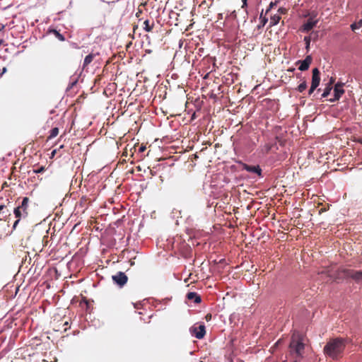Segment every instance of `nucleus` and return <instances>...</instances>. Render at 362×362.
<instances>
[{
  "label": "nucleus",
  "instance_id": "f8f14e48",
  "mask_svg": "<svg viewBox=\"0 0 362 362\" xmlns=\"http://www.w3.org/2000/svg\"><path fill=\"white\" fill-rule=\"evenodd\" d=\"M187 298L189 300H193L195 303H199L202 301L201 296L196 292H189L187 294Z\"/></svg>",
  "mask_w": 362,
  "mask_h": 362
},
{
  "label": "nucleus",
  "instance_id": "b1692460",
  "mask_svg": "<svg viewBox=\"0 0 362 362\" xmlns=\"http://www.w3.org/2000/svg\"><path fill=\"white\" fill-rule=\"evenodd\" d=\"M276 5V2H271L268 8L265 11V15L267 14L269 12V11Z\"/></svg>",
  "mask_w": 362,
  "mask_h": 362
},
{
  "label": "nucleus",
  "instance_id": "6e6552de",
  "mask_svg": "<svg viewBox=\"0 0 362 362\" xmlns=\"http://www.w3.org/2000/svg\"><path fill=\"white\" fill-rule=\"evenodd\" d=\"M344 83H337L334 88V98L332 99H330L329 101L331 102H335L341 98V96L344 93V90L343 89Z\"/></svg>",
  "mask_w": 362,
  "mask_h": 362
},
{
  "label": "nucleus",
  "instance_id": "393cba45",
  "mask_svg": "<svg viewBox=\"0 0 362 362\" xmlns=\"http://www.w3.org/2000/svg\"><path fill=\"white\" fill-rule=\"evenodd\" d=\"M45 170V167L41 166V167L38 168L37 169L34 170V173H41L44 172Z\"/></svg>",
  "mask_w": 362,
  "mask_h": 362
},
{
  "label": "nucleus",
  "instance_id": "2f4dec72",
  "mask_svg": "<svg viewBox=\"0 0 362 362\" xmlns=\"http://www.w3.org/2000/svg\"><path fill=\"white\" fill-rule=\"evenodd\" d=\"M264 17H266V16L263 15V11H262V13H260V19H262Z\"/></svg>",
  "mask_w": 362,
  "mask_h": 362
},
{
  "label": "nucleus",
  "instance_id": "f257e3e1",
  "mask_svg": "<svg viewBox=\"0 0 362 362\" xmlns=\"http://www.w3.org/2000/svg\"><path fill=\"white\" fill-rule=\"evenodd\" d=\"M351 341L349 338H331L325 345L323 353L327 358L333 361H339L344 356L346 345Z\"/></svg>",
  "mask_w": 362,
  "mask_h": 362
},
{
  "label": "nucleus",
  "instance_id": "4468645a",
  "mask_svg": "<svg viewBox=\"0 0 362 362\" xmlns=\"http://www.w3.org/2000/svg\"><path fill=\"white\" fill-rule=\"evenodd\" d=\"M264 151L266 153H269L270 151L273 150V148H275L276 150L278 149V147L276 146V144H267L264 146Z\"/></svg>",
  "mask_w": 362,
  "mask_h": 362
},
{
  "label": "nucleus",
  "instance_id": "2eb2a0df",
  "mask_svg": "<svg viewBox=\"0 0 362 362\" xmlns=\"http://www.w3.org/2000/svg\"><path fill=\"white\" fill-rule=\"evenodd\" d=\"M94 57H95V54H88V55L85 57V59H84V61H83V67H85V66H88V64H90L92 62V61H93V59Z\"/></svg>",
  "mask_w": 362,
  "mask_h": 362
},
{
  "label": "nucleus",
  "instance_id": "72a5a7b5",
  "mask_svg": "<svg viewBox=\"0 0 362 362\" xmlns=\"http://www.w3.org/2000/svg\"><path fill=\"white\" fill-rule=\"evenodd\" d=\"M134 308H139V307L136 304H134Z\"/></svg>",
  "mask_w": 362,
  "mask_h": 362
},
{
  "label": "nucleus",
  "instance_id": "9d476101",
  "mask_svg": "<svg viewBox=\"0 0 362 362\" xmlns=\"http://www.w3.org/2000/svg\"><path fill=\"white\" fill-rule=\"evenodd\" d=\"M313 58L310 55H308L305 59L298 61V64H300L298 69L301 71H304L308 69L310 64H311Z\"/></svg>",
  "mask_w": 362,
  "mask_h": 362
},
{
  "label": "nucleus",
  "instance_id": "a211bd4d",
  "mask_svg": "<svg viewBox=\"0 0 362 362\" xmlns=\"http://www.w3.org/2000/svg\"><path fill=\"white\" fill-rule=\"evenodd\" d=\"M306 88H307V83L305 81H304L298 85L297 90L298 92L303 93V91H305L306 90Z\"/></svg>",
  "mask_w": 362,
  "mask_h": 362
},
{
  "label": "nucleus",
  "instance_id": "9b49d317",
  "mask_svg": "<svg viewBox=\"0 0 362 362\" xmlns=\"http://www.w3.org/2000/svg\"><path fill=\"white\" fill-rule=\"evenodd\" d=\"M312 82L311 86L313 88H317L320 82V72L317 68L313 69Z\"/></svg>",
  "mask_w": 362,
  "mask_h": 362
},
{
  "label": "nucleus",
  "instance_id": "dca6fc26",
  "mask_svg": "<svg viewBox=\"0 0 362 362\" xmlns=\"http://www.w3.org/2000/svg\"><path fill=\"white\" fill-rule=\"evenodd\" d=\"M279 20H280L279 16L274 15V16H272L271 19H270V22H269V24H270L269 25L274 26V25H276L279 22Z\"/></svg>",
  "mask_w": 362,
  "mask_h": 362
},
{
  "label": "nucleus",
  "instance_id": "1a4fd4ad",
  "mask_svg": "<svg viewBox=\"0 0 362 362\" xmlns=\"http://www.w3.org/2000/svg\"><path fill=\"white\" fill-rule=\"evenodd\" d=\"M243 169L247 172L257 174L258 176L262 177V169L258 165H252L246 163H243Z\"/></svg>",
  "mask_w": 362,
  "mask_h": 362
},
{
  "label": "nucleus",
  "instance_id": "f03ea898",
  "mask_svg": "<svg viewBox=\"0 0 362 362\" xmlns=\"http://www.w3.org/2000/svg\"><path fill=\"white\" fill-rule=\"evenodd\" d=\"M289 347L290 351L293 355H296L298 357L302 356L305 349V344L303 343V337L298 333L293 334Z\"/></svg>",
  "mask_w": 362,
  "mask_h": 362
},
{
  "label": "nucleus",
  "instance_id": "412c9836",
  "mask_svg": "<svg viewBox=\"0 0 362 362\" xmlns=\"http://www.w3.org/2000/svg\"><path fill=\"white\" fill-rule=\"evenodd\" d=\"M303 40L305 42V49L307 52H308L310 49L311 38L310 36H305Z\"/></svg>",
  "mask_w": 362,
  "mask_h": 362
},
{
  "label": "nucleus",
  "instance_id": "39448f33",
  "mask_svg": "<svg viewBox=\"0 0 362 362\" xmlns=\"http://www.w3.org/2000/svg\"><path fill=\"white\" fill-rule=\"evenodd\" d=\"M191 334L195 337L197 339H202L206 334V327L204 324L199 325V326H192L189 328Z\"/></svg>",
  "mask_w": 362,
  "mask_h": 362
},
{
  "label": "nucleus",
  "instance_id": "ddd939ff",
  "mask_svg": "<svg viewBox=\"0 0 362 362\" xmlns=\"http://www.w3.org/2000/svg\"><path fill=\"white\" fill-rule=\"evenodd\" d=\"M334 83V79L332 78L330 80V82L327 84L326 88L324 89V91L322 94V98H327L329 94L332 89V84Z\"/></svg>",
  "mask_w": 362,
  "mask_h": 362
},
{
  "label": "nucleus",
  "instance_id": "aec40b11",
  "mask_svg": "<svg viewBox=\"0 0 362 362\" xmlns=\"http://www.w3.org/2000/svg\"><path fill=\"white\" fill-rule=\"evenodd\" d=\"M59 134V129L57 127H54L50 130V134L49 136V139H53L57 136Z\"/></svg>",
  "mask_w": 362,
  "mask_h": 362
},
{
  "label": "nucleus",
  "instance_id": "473e14b6",
  "mask_svg": "<svg viewBox=\"0 0 362 362\" xmlns=\"http://www.w3.org/2000/svg\"><path fill=\"white\" fill-rule=\"evenodd\" d=\"M258 28L260 29L262 26V23L260 25H259L258 26Z\"/></svg>",
  "mask_w": 362,
  "mask_h": 362
},
{
  "label": "nucleus",
  "instance_id": "f3484780",
  "mask_svg": "<svg viewBox=\"0 0 362 362\" xmlns=\"http://www.w3.org/2000/svg\"><path fill=\"white\" fill-rule=\"evenodd\" d=\"M362 27V18L358 23H354L351 25V29L355 31Z\"/></svg>",
  "mask_w": 362,
  "mask_h": 362
},
{
  "label": "nucleus",
  "instance_id": "bb28decb",
  "mask_svg": "<svg viewBox=\"0 0 362 362\" xmlns=\"http://www.w3.org/2000/svg\"><path fill=\"white\" fill-rule=\"evenodd\" d=\"M316 88H315V87L313 88V86H310V89H309V90H308V95H311L314 93V91H315V90Z\"/></svg>",
  "mask_w": 362,
  "mask_h": 362
},
{
  "label": "nucleus",
  "instance_id": "7c9ffc66",
  "mask_svg": "<svg viewBox=\"0 0 362 362\" xmlns=\"http://www.w3.org/2000/svg\"><path fill=\"white\" fill-rule=\"evenodd\" d=\"M7 69L6 67H4L1 70V72L0 73V77L6 72Z\"/></svg>",
  "mask_w": 362,
  "mask_h": 362
},
{
  "label": "nucleus",
  "instance_id": "c756f323",
  "mask_svg": "<svg viewBox=\"0 0 362 362\" xmlns=\"http://www.w3.org/2000/svg\"><path fill=\"white\" fill-rule=\"evenodd\" d=\"M76 82H77L76 81H74L71 82V83L69 85V86H68V88H72V87H73V86L76 83Z\"/></svg>",
  "mask_w": 362,
  "mask_h": 362
},
{
  "label": "nucleus",
  "instance_id": "5701e85b",
  "mask_svg": "<svg viewBox=\"0 0 362 362\" xmlns=\"http://www.w3.org/2000/svg\"><path fill=\"white\" fill-rule=\"evenodd\" d=\"M6 208V206L3 204L0 205V214L2 215V217L4 218L7 216L6 214H5L4 209Z\"/></svg>",
  "mask_w": 362,
  "mask_h": 362
},
{
  "label": "nucleus",
  "instance_id": "4be33fe9",
  "mask_svg": "<svg viewBox=\"0 0 362 362\" xmlns=\"http://www.w3.org/2000/svg\"><path fill=\"white\" fill-rule=\"evenodd\" d=\"M54 33L56 35V37L60 40V41H64L65 40V37L64 36L61 34L59 31L56 30H54Z\"/></svg>",
  "mask_w": 362,
  "mask_h": 362
},
{
  "label": "nucleus",
  "instance_id": "7ed1b4c3",
  "mask_svg": "<svg viewBox=\"0 0 362 362\" xmlns=\"http://www.w3.org/2000/svg\"><path fill=\"white\" fill-rule=\"evenodd\" d=\"M30 202V199L28 197H25L23 198L21 203L14 209L13 214L15 217L17 218V220L14 222L13 225V229H15L18 224L21 218H25L28 216V208Z\"/></svg>",
  "mask_w": 362,
  "mask_h": 362
},
{
  "label": "nucleus",
  "instance_id": "6ab92c4d",
  "mask_svg": "<svg viewBox=\"0 0 362 362\" xmlns=\"http://www.w3.org/2000/svg\"><path fill=\"white\" fill-rule=\"evenodd\" d=\"M144 29L145 30V31L150 32V31L152 30L153 27V23L152 25H149V21L148 20H146L144 21Z\"/></svg>",
  "mask_w": 362,
  "mask_h": 362
},
{
  "label": "nucleus",
  "instance_id": "20e7f679",
  "mask_svg": "<svg viewBox=\"0 0 362 362\" xmlns=\"http://www.w3.org/2000/svg\"><path fill=\"white\" fill-rule=\"evenodd\" d=\"M316 17V14L311 13L309 19L305 23H304L301 28H300V30L303 33H308L314 27L316 26V25L318 23L317 19H315Z\"/></svg>",
  "mask_w": 362,
  "mask_h": 362
},
{
  "label": "nucleus",
  "instance_id": "c85d7f7f",
  "mask_svg": "<svg viewBox=\"0 0 362 362\" xmlns=\"http://www.w3.org/2000/svg\"><path fill=\"white\" fill-rule=\"evenodd\" d=\"M243 6L242 8H245L247 6V0H242Z\"/></svg>",
  "mask_w": 362,
  "mask_h": 362
},
{
  "label": "nucleus",
  "instance_id": "cd10ccee",
  "mask_svg": "<svg viewBox=\"0 0 362 362\" xmlns=\"http://www.w3.org/2000/svg\"><path fill=\"white\" fill-rule=\"evenodd\" d=\"M146 150L145 146H141L139 148V152L142 153Z\"/></svg>",
  "mask_w": 362,
  "mask_h": 362
},
{
  "label": "nucleus",
  "instance_id": "a878e982",
  "mask_svg": "<svg viewBox=\"0 0 362 362\" xmlns=\"http://www.w3.org/2000/svg\"><path fill=\"white\" fill-rule=\"evenodd\" d=\"M268 18L267 17H264L261 19L262 26H264L265 24L267 23Z\"/></svg>",
  "mask_w": 362,
  "mask_h": 362
},
{
  "label": "nucleus",
  "instance_id": "423d86ee",
  "mask_svg": "<svg viewBox=\"0 0 362 362\" xmlns=\"http://www.w3.org/2000/svg\"><path fill=\"white\" fill-rule=\"evenodd\" d=\"M113 281L120 287L123 286L127 282V276L122 272H117L112 276Z\"/></svg>",
  "mask_w": 362,
  "mask_h": 362
},
{
  "label": "nucleus",
  "instance_id": "0eeeda50",
  "mask_svg": "<svg viewBox=\"0 0 362 362\" xmlns=\"http://www.w3.org/2000/svg\"><path fill=\"white\" fill-rule=\"evenodd\" d=\"M344 274L346 276L353 279L357 283L362 281V270L346 269Z\"/></svg>",
  "mask_w": 362,
  "mask_h": 362
}]
</instances>
